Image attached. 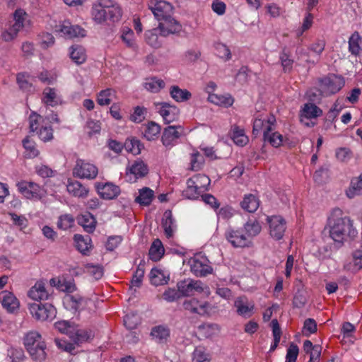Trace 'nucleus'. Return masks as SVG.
<instances>
[{"label": "nucleus", "instance_id": "bf43d9fd", "mask_svg": "<svg viewBox=\"0 0 362 362\" xmlns=\"http://www.w3.org/2000/svg\"><path fill=\"white\" fill-rule=\"evenodd\" d=\"M86 272L96 280L101 279L103 275V268L100 265L87 264L86 265Z\"/></svg>", "mask_w": 362, "mask_h": 362}, {"label": "nucleus", "instance_id": "37998d69", "mask_svg": "<svg viewBox=\"0 0 362 362\" xmlns=\"http://www.w3.org/2000/svg\"><path fill=\"white\" fill-rule=\"evenodd\" d=\"M74 240L76 242L77 250L82 254L85 255L86 252L89 250L90 247L88 241H90L89 237L85 238L82 235L76 234L74 235Z\"/></svg>", "mask_w": 362, "mask_h": 362}, {"label": "nucleus", "instance_id": "c756f323", "mask_svg": "<svg viewBox=\"0 0 362 362\" xmlns=\"http://www.w3.org/2000/svg\"><path fill=\"white\" fill-rule=\"evenodd\" d=\"M362 42V37L360 35L359 33L355 31L349 39V52L354 56L359 55L361 47V43Z\"/></svg>", "mask_w": 362, "mask_h": 362}, {"label": "nucleus", "instance_id": "473e14b6", "mask_svg": "<svg viewBox=\"0 0 362 362\" xmlns=\"http://www.w3.org/2000/svg\"><path fill=\"white\" fill-rule=\"evenodd\" d=\"M240 206L245 211L249 213H253L259 207V200L252 194H246L241 202Z\"/></svg>", "mask_w": 362, "mask_h": 362}, {"label": "nucleus", "instance_id": "f704fd0d", "mask_svg": "<svg viewBox=\"0 0 362 362\" xmlns=\"http://www.w3.org/2000/svg\"><path fill=\"white\" fill-rule=\"evenodd\" d=\"M46 344L45 342L43 343H37V344L33 348L30 349L29 351H27L30 357L33 361H42L45 360L47 357V354L45 351Z\"/></svg>", "mask_w": 362, "mask_h": 362}, {"label": "nucleus", "instance_id": "6e6d98bb", "mask_svg": "<svg viewBox=\"0 0 362 362\" xmlns=\"http://www.w3.org/2000/svg\"><path fill=\"white\" fill-rule=\"evenodd\" d=\"M74 223V218L71 215L64 214L62 215L59 218V221L57 222V227L62 230H67L72 227Z\"/></svg>", "mask_w": 362, "mask_h": 362}, {"label": "nucleus", "instance_id": "4c0bfd02", "mask_svg": "<svg viewBox=\"0 0 362 362\" xmlns=\"http://www.w3.org/2000/svg\"><path fill=\"white\" fill-rule=\"evenodd\" d=\"M130 173L136 177H143L148 173V168L143 160H137L131 166Z\"/></svg>", "mask_w": 362, "mask_h": 362}, {"label": "nucleus", "instance_id": "4be33fe9", "mask_svg": "<svg viewBox=\"0 0 362 362\" xmlns=\"http://www.w3.org/2000/svg\"><path fill=\"white\" fill-rule=\"evenodd\" d=\"M230 134L231 139L237 146H244L249 141V139L246 136L244 129L237 125L232 127Z\"/></svg>", "mask_w": 362, "mask_h": 362}, {"label": "nucleus", "instance_id": "bb28decb", "mask_svg": "<svg viewBox=\"0 0 362 362\" xmlns=\"http://www.w3.org/2000/svg\"><path fill=\"white\" fill-rule=\"evenodd\" d=\"M346 194L350 199L362 194V173L351 180L349 187L346 190Z\"/></svg>", "mask_w": 362, "mask_h": 362}, {"label": "nucleus", "instance_id": "680f3d73", "mask_svg": "<svg viewBox=\"0 0 362 362\" xmlns=\"http://www.w3.org/2000/svg\"><path fill=\"white\" fill-rule=\"evenodd\" d=\"M335 156L340 162H347L352 157V153L348 148L341 147L336 150Z\"/></svg>", "mask_w": 362, "mask_h": 362}, {"label": "nucleus", "instance_id": "6e6552de", "mask_svg": "<svg viewBox=\"0 0 362 362\" xmlns=\"http://www.w3.org/2000/svg\"><path fill=\"white\" fill-rule=\"evenodd\" d=\"M276 122L274 116L271 115L268 117L267 127L264 130L263 139L264 142H268L274 148L281 146L283 142V135L274 131V126Z\"/></svg>", "mask_w": 362, "mask_h": 362}, {"label": "nucleus", "instance_id": "052dcab7", "mask_svg": "<svg viewBox=\"0 0 362 362\" xmlns=\"http://www.w3.org/2000/svg\"><path fill=\"white\" fill-rule=\"evenodd\" d=\"M23 146L27 151L30 158H33L38 155L39 152L35 148V142L30 140L29 136H26L23 140Z\"/></svg>", "mask_w": 362, "mask_h": 362}, {"label": "nucleus", "instance_id": "f257e3e1", "mask_svg": "<svg viewBox=\"0 0 362 362\" xmlns=\"http://www.w3.org/2000/svg\"><path fill=\"white\" fill-rule=\"evenodd\" d=\"M327 227L330 238L339 243H343L347 238L352 240L358 235L353 221L348 216H343V211L339 208L332 210L327 219Z\"/></svg>", "mask_w": 362, "mask_h": 362}, {"label": "nucleus", "instance_id": "1a4fd4ad", "mask_svg": "<svg viewBox=\"0 0 362 362\" xmlns=\"http://www.w3.org/2000/svg\"><path fill=\"white\" fill-rule=\"evenodd\" d=\"M210 293L209 287L200 280L189 279L182 281V296H190L195 293Z\"/></svg>", "mask_w": 362, "mask_h": 362}, {"label": "nucleus", "instance_id": "c85d7f7f", "mask_svg": "<svg viewBox=\"0 0 362 362\" xmlns=\"http://www.w3.org/2000/svg\"><path fill=\"white\" fill-rule=\"evenodd\" d=\"M165 252L162 242L159 239H156L148 252L149 257L151 260L157 262L161 259Z\"/></svg>", "mask_w": 362, "mask_h": 362}, {"label": "nucleus", "instance_id": "a19ab883", "mask_svg": "<svg viewBox=\"0 0 362 362\" xmlns=\"http://www.w3.org/2000/svg\"><path fill=\"white\" fill-rule=\"evenodd\" d=\"M160 132V127L154 122H150L145 127L144 135L148 141L154 140Z\"/></svg>", "mask_w": 362, "mask_h": 362}, {"label": "nucleus", "instance_id": "7ed1b4c3", "mask_svg": "<svg viewBox=\"0 0 362 362\" xmlns=\"http://www.w3.org/2000/svg\"><path fill=\"white\" fill-rule=\"evenodd\" d=\"M90 15L97 24H103L108 21L118 22L122 15L120 6L113 0H97L92 4Z\"/></svg>", "mask_w": 362, "mask_h": 362}, {"label": "nucleus", "instance_id": "8fccbe9b", "mask_svg": "<svg viewBox=\"0 0 362 362\" xmlns=\"http://www.w3.org/2000/svg\"><path fill=\"white\" fill-rule=\"evenodd\" d=\"M203 193L202 192H199V189L189 185V179H188L187 181V188L185 190L182 191V197H185L188 199L195 200L197 199Z\"/></svg>", "mask_w": 362, "mask_h": 362}, {"label": "nucleus", "instance_id": "cd10ccee", "mask_svg": "<svg viewBox=\"0 0 362 362\" xmlns=\"http://www.w3.org/2000/svg\"><path fill=\"white\" fill-rule=\"evenodd\" d=\"M279 61L284 73H290L293 70L294 60L286 47H284L279 54Z\"/></svg>", "mask_w": 362, "mask_h": 362}, {"label": "nucleus", "instance_id": "a18cd8bd", "mask_svg": "<svg viewBox=\"0 0 362 362\" xmlns=\"http://www.w3.org/2000/svg\"><path fill=\"white\" fill-rule=\"evenodd\" d=\"M144 87L151 92L157 93L165 87V82L162 79L151 78L145 82Z\"/></svg>", "mask_w": 362, "mask_h": 362}, {"label": "nucleus", "instance_id": "0eeeda50", "mask_svg": "<svg viewBox=\"0 0 362 362\" xmlns=\"http://www.w3.org/2000/svg\"><path fill=\"white\" fill-rule=\"evenodd\" d=\"M98 170L93 164L78 159L73 169V175L76 177L92 180L96 177Z\"/></svg>", "mask_w": 362, "mask_h": 362}, {"label": "nucleus", "instance_id": "412c9836", "mask_svg": "<svg viewBox=\"0 0 362 362\" xmlns=\"http://www.w3.org/2000/svg\"><path fill=\"white\" fill-rule=\"evenodd\" d=\"M77 221L86 232L90 233L95 230L96 221L90 213L86 212L84 214H81L77 218Z\"/></svg>", "mask_w": 362, "mask_h": 362}, {"label": "nucleus", "instance_id": "864d4df0", "mask_svg": "<svg viewBox=\"0 0 362 362\" xmlns=\"http://www.w3.org/2000/svg\"><path fill=\"white\" fill-rule=\"evenodd\" d=\"M204 163V159L203 156L199 152L194 153L191 155L190 158V169L192 170H200Z\"/></svg>", "mask_w": 362, "mask_h": 362}, {"label": "nucleus", "instance_id": "20e7f679", "mask_svg": "<svg viewBox=\"0 0 362 362\" xmlns=\"http://www.w3.org/2000/svg\"><path fill=\"white\" fill-rule=\"evenodd\" d=\"M188 264L190 271L197 277H206L214 272L209 259L202 252L196 253L188 260Z\"/></svg>", "mask_w": 362, "mask_h": 362}, {"label": "nucleus", "instance_id": "393cba45", "mask_svg": "<svg viewBox=\"0 0 362 362\" xmlns=\"http://www.w3.org/2000/svg\"><path fill=\"white\" fill-rule=\"evenodd\" d=\"M70 58L76 64H82L86 60V49L81 45H74L70 48Z\"/></svg>", "mask_w": 362, "mask_h": 362}, {"label": "nucleus", "instance_id": "72a5a7b5", "mask_svg": "<svg viewBox=\"0 0 362 362\" xmlns=\"http://www.w3.org/2000/svg\"><path fill=\"white\" fill-rule=\"evenodd\" d=\"M43 343L42 337L40 333L35 331H31L27 333L23 338V344L27 351L33 349L37 343Z\"/></svg>", "mask_w": 362, "mask_h": 362}, {"label": "nucleus", "instance_id": "c9c22d12", "mask_svg": "<svg viewBox=\"0 0 362 362\" xmlns=\"http://www.w3.org/2000/svg\"><path fill=\"white\" fill-rule=\"evenodd\" d=\"M154 197V192L149 187H144L139 190V195L136 197L135 202L142 206L151 204Z\"/></svg>", "mask_w": 362, "mask_h": 362}, {"label": "nucleus", "instance_id": "aec40b11", "mask_svg": "<svg viewBox=\"0 0 362 362\" xmlns=\"http://www.w3.org/2000/svg\"><path fill=\"white\" fill-rule=\"evenodd\" d=\"M161 224L166 237L168 238L173 237L174 228L176 226L175 225V220L173 218L172 211L170 210H166L164 212Z\"/></svg>", "mask_w": 362, "mask_h": 362}, {"label": "nucleus", "instance_id": "69168bd1", "mask_svg": "<svg viewBox=\"0 0 362 362\" xmlns=\"http://www.w3.org/2000/svg\"><path fill=\"white\" fill-rule=\"evenodd\" d=\"M201 198L202 201L214 209H218L220 206V203L216 198L210 194L203 193Z\"/></svg>", "mask_w": 362, "mask_h": 362}, {"label": "nucleus", "instance_id": "e2e57ef3", "mask_svg": "<svg viewBox=\"0 0 362 362\" xmlns=\"http://www.w3.org/2000/svg\"><path fill=\"white\" fill-rule=\"evenodd\" d=\"M317 327L315 320L313 318H308L303 324V332L305 336H309L317 332Z\"/></svg>", "mask_w": 362, "mask_h": 362}, {"label": "nucleus", "instance_id": "5fc2aeb1", "mask_svg": "<svg viewBox=\"0 0 362 362\" xmlns=\"http://www.w3.org/2000/svg\"><path fill=\"white\" fill-rule=\"evenodd\" d=\"M113 92L110 88L101 90L98 95L97 103L102 106L110 105L112 101L110 96Z\"/></svg>", "mask_w": 362, "mask_h": 362}, {"label": "nucleus", "instance_id": "a211bd4d", "mask_svg": "<svg viewBox=\"0 0 362 362\" xmlns=\"http://www.w3.org/2000/svg\"><path fill=\"white\" fill-rule=\"evenodd\" d=\"M210 182L209 177L204 174H197L189 178V185L202 193L208 190Z\"/></svg>", "mask_w": 362, "mask_h": 362}, {"label": "nucleus", "instance_id": "a878e982", "mask_svg": "<svg viewBox=\"0 0 362 362\" xmlns=\"http://www.w3.org/2000/svg\"><path fill=\"white\" fill-rule=\"evenodd\" d=\"M322 115V110L316 105L308 103L304 105L300 110V117L307 119L317 118Z\"/></svg>", "mask_w": 362, "mask_h": 362}, {"label": "nucleus", "instance_id": "9b49d317", "mask_svg": "<svg viewBox=\"0 0 362 362\" xmlns=\"http://www.w3.org/2000/svg\"><path fill=\"white\" fill-rule=\"evenodd\" d=\"M226 240L234 247H244L249 246L250 241L243 233V230L228 229L225 233Z\"/></svg>", "mask_w": 362, "mask_h": 362}, {"label": "nucleus", "instance_id": "13d9d810", "mask_svg": "<svg viewBox=\"0 0 362 362\" xmlns=\"http://www.w3.org/2000/svg\"><path fill=\"white\" fill-rule=\"evenodd\" d=\"M122 39L127 47L134 48L136 47V42L134 39V32L129 28H125L123 30Z\"/></svg>", "mask_w": 362, "mask_h": 362}, {"label": "nucleus", "instance_id": "603ef678", "mask_svg": "<svg viewBox=\"0 0 362 362\" xmlns=\"http://www.w3.org/2000/svg\"><path fill=\"white\" fill-rule=\"evenodd\" d=\"M151 335L158 342H161L169 336V331L163 326H156L151 329Z\"/></svg>", "mask_w": 362, "mask_h": 362}, {"label": "nucleus", "instance_id": "79ce46f5", "mask_svg": "<svg viewBox=\"0 0 362 362\" xmlns=\"http://www.w3.org/2000/svg\"><path fill=\"white\" fill-rule=\"evenodd\" d=\"M244 229L248 238L257 235L260 233L262 227L257 220H249L244 225Z\"/></svg>", "mask_w": 362, "mask_h": 362}, {"label": "nucleus", "instance_id": "338daca9", "mask_svg": "<svg viewBox=\"0 0 362 362\" xmlns=\"http://www.w3.org/2000/svg\"><path fill=\"white\" fill-rule=\"evenodd\" d=\"M298 347L294 344H291L287 349L286 356V362H296L298 355Z\"/></svg>", "mask_w": 362, "mask_h": 362}, {"label": "nucleus", "instance_id": "dca6fc26", "mask_svg": "<svg viewBox=\"0 0 362 362\" xmlns=\"http://www.w3.org/2000/svg\"><path fill=\"white\" fill-rule=\"evenodd\" d=\"M0 302L2 306L9 313H13L19 308V301L16 297L8 291L0 293Z\"/></svg>", "mask_w": 362, "mask_h": 362}, {"label": "nucleus", "instance_id": "09e8293b", "mask_svg": "<svg viewBox=\"0 0 362 362\" xmlns=\"http://www.w3.org/2000/svg\"><path fill=\"white\" fill-rule=\"evenodd\" d=\"M193 362H210L209 354L203 346H197L193 352Z\"/></svg>", "mask_w": 362, "mask_h": 362}, {"label": "nucleus", "instance_id": "3c124183", "mask_svg": "<svg viewBox=\"0 0 362 362\" xmlns=\"http://www.w3.org/2000/svg\"><path fill=\"white\" fill-rule=\"evenodd\" d=\"M45 103L51 106H54L57 104V92L55 88L47 87L43 91Z\"/></svg>", "mask_w": 362, "mask_h": 362}, {"label": "nucleus", "instance_id": "f03ea898", "mask_svg": "<svg viewBox=\"0 0 362 362\" xmlns=\"http://www.w3.org/2000/svg\"><path fill=\"white\" fill-rule=\"evenodd\" d=\"M148 8L159 22L158 28L161 36L166 37L177 31L179 23L172 17L173 7L170 3L162 0H150Z\"/></svg>", "mask_w": 362, "mask_h": 362}, {"label": "nucleus", "instance_id": "e433bc0d", "mask_svg": "<svg viewBox=\"0 0 362 362\" xmlns=\"http://www.w3.org/2000/svg\"><path fill=\"white\" fill-rule=\"evenodd\" d=\"M158 27L157 28H153L146 30L145 33V41L146 42L153 48L160 47L162 42L159 40L158 37Z\"/></svg>", "mask_w": 362, "mask_h": 362}, {"label": "nucleus", "instance_id": "0e129e2a", "mask_svg": "<svg viewBox=\"0 0 362 362\" xmlns=\"http://www.w3.org/2000/svg\"><path fill=\"white\" fill-rule=\"evenodd\" d=\"M146 112V108H144V107L136 106L134 108L133 114H132L130 116V119L134 122H141L145 118Z\"/></svg>", "mask_w": 362, "mask_h": 362}, {"label": "nucleus", "instance_id": "58836bf2", "mask_svg": "<svg viewBox=\"0 0 362 362\" xmlns=\"http://www.w3.org/2000/svg\"><path fill=\"white\" fill-rule=\"evenodd\" d=\"M124 148L127 151L132 153L134 155H138L141 153L144 145L141 141L135 138L127 139L124 144Z\"/></svg>", "mask_w": 362, "mask_h": 362}, {"label": "nucleus", "instance_id": "ea45409f", "mask_svg": "<svg viewBox=\"0 0 362 362\" xmlns=\"http://www.w3.org/2000/svg\"><path fill=\"white\" fill-rule=\"evenodd\" d=\"M70 338L74 344H80L90 338V333L85 329H80L75 325L74 331L71 333Z\"/></svg>", "mask_w": 362, "mask_h": 362}, {"label": "nucleus", "instance_id": "39448f33", "mask_svg": "<svg viewBox=\"0 0 362 362\" xmlns=\"http://www.w3.org/2000/svg\"><path fill=\"white\" fill-rule=\"evenodd\" d=\"M345 84L344 77L329 74L320 79V90L323 96H329L338 93Z\"/></svg>", "mask_w": 362, "mask_h": 362}, {"label": "nucleus", "instance_id": "49530a36", "mask_svg": "<svg viewBox=\"0 0 362 362\" xmlns=\"http://www.w3.org/2000/svg\"><path fill=\"white\" fill-rule=\"evenodd\" d=\"M176 286L177 289L168 288L163 293V296L165 300L173 302L181 297V282H177Z\"/></svg>", "mask_w": 362, "mask_h": 362}, {"label": "nucleus", "instance_id": "5701e85b", "mask_svg": "<svg viewBox=\"0 0 362 362\" xmlns=\"http://www.w3.org/2000/svg\"><path fill=\"white\" fill-rule=\"evenodd\" d=\"M158 105H160L158 112L167 123L173 122L179 112L175 107L171 106L167 103H163Z\"/></svg>", "mask_w": 362, "mask_h": 362}, {"label": "nucleus", "instance_id": "423d86ee", "mask_svg": "<svg viewBox=\"0 0 362 362\" xmlns=\"http://www.w3.org/2000/svg\"><path fill=\"white\" fill-rule=\"evenodd\" d=\"M29 311L36 320L40 321L52 320L57 315V310L52 304L41 302L29 303Z\"/></svg>", "mask_w": 362, "mask_h": 362}, {"label": "nucleus", "instance_id": "2eb2a0df", "mask_svg": "<svg viewBox=\"0 0 362 362\" xmlns=\"http://www.w3.org/2000/svg\"><path fill=\"white\" fill-rule=\"evenodd\" d=\"M18 191L27 199L40 197V187L33 182L21 181L17 183Z\"/></svg>", "mask_w": 362, "mask_h": 362}, {"label": "nucleus", "instance_id": "c03bdc74", "mask_svg": "<svg viewBox=\"0 0 362 362\" xmlns=\"http://www.w3.org/2000/svg\"><path fill=\"white\" fill-rule=\"evenodd\" d=\"M75 324L69 321L62 320L54 323V327L60 333L65 334L69 337L71 333L74 331Z\"/></svg>", "mask_w": 362, "mask_h": 362}, {"label": "nucleus", "instance_id": "de8ad7c7", "mask_svg": "<svg viewBox=\"0 0 362 362\" xmlns=\"http://www.w3.org/2000/svg\"><path fill=\"white\" fill-rule=\"evenodd\" d=\"M144 273L145 265L144 263L141 262L138 265L137 269L134 274V276L131 281L132 286H130V288H132V286L140 287L141 286L142 279L144 276Z\"/></svg>", "mask_w": 362, "mask_h": 362}, {"label": "nucleus", "instance_id": "b1692460", "mask_svg": "<svg viewBox=\"0 0 362 362\" xmlns=\"http://www.w3.org/2000/svg\"><path fill=\"white\" fill-rule=\"evenodd\" d=\"M180 137L179 132L176 130L175 127L168 126L165 128L162 135V142L166 147L173 146Z\"/></svg>", "mask_w": 362, "mask_h": 362}, {"label": "nucleus", "instance_id": "9d476101", "mask_svg": "<svg viewBox=\"0 0 362 362\" xmlns=\"http://www.w3.org/2000/svg\"><path fill=\"white\" fill-rule=\"evenodd\" d=\"M269 225V234L275 240L282 239L286 229V223L280 216H272L267 218Z\"/></svg>", "mask_w": 362, "mask_h": 362}, {"label": "nucleus", "instance_id": "774afa93", "mask_svg": "<svg viewBox=\"0 0 362 362\" xmlns=\"http://www.w3.org/2000/svg\"><path fill=\"white\" fill-rule=\"evenodd\" d=\"M352 262L357 270L362 269V250L357 249L351 252Z\"/></svg>", "mask_w": 362, "mask_h": 362}, {"label": "nucleus", "instance_id": "6ab92c4d", "mask_svg": "<svg viewBox=\"0 0 362 362\" xmlns=\"http://www.w3.org/2000/svg\"><path fill=\"white\" fill-rule=\"evenodd\" d=\"M67 191L74 197H86L89 192L88 189L83 186L80 182L69 180L66 186Z\"/></svg>", "mask_w": 362, "mask_h": 362}, {"label": "nucleus", "instance_id": "2f4dec72", "mask_svg": "<svg viewBox=\"0 0 362 362\" xmlns=\"http://www.w3.org/2000/svg\"><path fill=\"white\" fill-rule=\"evenodd\" d=\"M208 100L211 103L216 105H223L225 107L231 106L233 104L234 99L229 95H217V94H209L208 96Z\"/></svg>", "mask_w": 362, "mask_h": 362}, {"label": "nucleus", "instance_id": "4d7b16f0", "mask_svg": "<svg viewBox=\"0 0 362 362\" xmlns=\"http://www.w3.org/2000/svg\"><path fill=\"white\" fill-rule=\"evenodd\" d=\"M28 75L25 73H19L16 76V81L20 88L24 91H31L33 86L30 83L27 78Z\"/></svg>", "mask_w": 362, "mask_h": 362}, {"label": "nucleus", "instance_id": "7c9ffc66", "mask_svg": "<svg viewBox=\"0 0 362 362\" xmlns=\"http://www.w3.org/2000/svg\"><path fill=\"white\" fill-rule=\"evenodd\" d=\"M149 279L151 284L158 286L167 284L170 280L169 276H165L162 270L153 268L149 274Z\"/></svg>", "mask_w": 362, "mask_h": 362}, {"label": "nucleus", "instance_id": "f3484780", "mask_svg": "<svg viewBox=\"0 0 362 362\" xmlns=\"http://www.w3.org/2000/svg\"><path fill=\"white\" fill-rule=\"evenodd\" d=\"M28 296L37 302H40L41 300L48 299L49 293L45 289V284L40 281H37L29 290Z\"/></svg>", "mask_w": 362, "mask_h": 362}, {"label": "nucleus", "instance_id": "f8f14e48", "mask_svg": "<svg viewBox=\"0 0 362 362\" xmlns=\"http://www.w3.org/2000/svg\"><path fill=\"white\" fill-rule=\"evenodd\" d=\"M95 188L100 197L103 199H113L118 197L120 194L119 186L112 182H106L105 184L97 182L95 184Z\"/></svg>", "mask_w": 362, "mask_h": 362}, {"label": "nucleus", "instance_id": "ddd939ff", "mask_svg": "<svg viewBox=\"0 0 362 362\" xmlns=\"http://www.w3.org/2000/svg\"><path fill=\"white\" fill-rule=\"evenodd\" d=\"M234 306L238 315L245 318L250 317L254 313L255 304L249 302L246 296H240L234 302Z\"/></svg>", "mask_w": 362, "mask_h": 362}, {"label": "nucleus", "instance_id": "4468645a", "mask_svg": "<svg viewBox=\"0 0 362 362\" xmlns=\"http://www.w3.org/2000/svg\"><path fill=\"white\" fill-rule=\"evenodd\" d=\"M182 307L192 313L203 315L207 313L209 303L201 302L196 298H186L182 300Z\"/></svg>", "mask_w": 362, "mask_h": 362}]
</instances>
